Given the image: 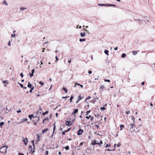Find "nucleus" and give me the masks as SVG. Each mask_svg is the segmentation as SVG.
I'll return each mask as SVG.
<instances>
[{"label":"nucleus","instance_id":"obj_6","mask_svg":"<svg viewBox=\"0 0 155 155\" xmlns=\"http://www.w3.org/2000/svg\"><path fill=\"white\" fill-rule=\"evenodd\" d=\"M135 126L134 124H130V125H128V127L130 128V130L132 129H133L134 127Z\"/></svg>","mask_w":155,"mask_h":155},{"label":"nucleus","instance_id":"obj_34","mask_svg":"<svg viewBox=\"0 0 155 155\" xmlns=\"http://www.w3.org/2000/svg\"><path fill=\"white\" fill-rule=\"evenodd\" d=\"M104 81H105V82H110V81L109 80V79H104Z\"/></svg>","mask_w":155,"mask_h":155},{"label":"nucleus","instance_id":"obj_47","mask_svg":"<svg viewBox=\"0 0 155 155\" xmlns=\"http://www.w3.org/2000/svg\"><path fill=\"white\" fill-rule=\"evenodd\" d=\"M91 98V97L88 96L85 99V100L89 99H90Z\"/></svg>","mask_w":155,"mask_h":155},{"label":"nucleus","instance_id":"obj_37","mask_svg":"<svg viewBox=\"0 0 155 155\" xmlns=\"http://www.w3.org/2000/svg\"><path fill=\"white\" fill-rule=\"evenodd\" d=\"M39 83L41 85H43L44 84L42 81H40L39 82Z\"/></svg>","mask_w":155,"mask_h":155},{"label":"nucleus","instance_id":"obj_64","mask_svg":"<svg viewBox=\"0 0 155 155\" xmlns=\"http://www.w3.org/2000/svg\"><path fill=\"white\" fill-rule=\"evenodd\" d=\"M114 49L115 50H117V47L114 48Z\"/></svg>","mask_w":155,"mask_h":155},{"label":"nucleus","instance_id":"obj_16","mask_svg":"<svg viewBox=\"0 0 155 155\" xmlns=\"http://www.w3.org/2000/svg\"><path fill=\"white\" fill-rule=\"evenodd\" d=\"M32 87V84H30V82H28V88H31Z\"/></svg>","mask_w":155,"mask_h":155},{"label":"nucleus","instance_id":"obj_48","mask_svg":"<svg viewBox=\"0 0 155 155\" xmlns=\"http://www.w3.org/2000/svg\"><path fill=\"white\" fill-rule=\"evenodd\" d=\"M78 99L79 100H80L82 99V97L81 96H79L78 97Z\"/></svg>","mask_w":155,"mask_h":155},{"label":"nucleus","instance_id":"obj_19","mask_svg":"<svg viewBox=\"0 0 155 155\" xmlns=\"http://www.w3.org/2000/svg\"><path fill=\"white\" fill-rule=\"evenodd\" d=\"M37 142H38L40 139V136L38 134H37Z\"/></svg>","mask_w":155,"mask_h":155},{"label":"nucleus","instance_id":"obj_54","mask_svg":"<svg viewBox=\"0 0 155 155\" xmlns=\"http://www.w3.org/2000/svg\"><path fill=\"white\" fill-rule=\"evenodd\" d=\"M34 72H35V69H34L32 70L31 73L34 74Z\"/></svg>","mask_w":155,"mask_h":155},{"label":"nucleus","instance_id":"obj_29","mask_svg":"<svg viewBox=\"0 0 155 155\" xmlns=\"http://www.w3.org/2000/svg\"><path fill=\"white\" fill-rule=\"evenodd\" d=\"M73 98V95H72L71 96L70 98V102H72V100Z\"/></svg>","mask_w":155,"mask_h":155},{"label":"nucleus","instance_id":"obj_13","mask_svg":"<svg viewBox=\"0 0 155 155\" xmlns=\"http://www.w3.org/2000/svg\"><path fill=\"white\" fill-rule=\"evenodd\" d=\"M9 83L8 81L7 80L4 81L2 82V83L3 84H8Z\"/></svg>","mask_w":155,"mask_h":155},{"label":"nucleus","instance_id":"obj_26","mask_svg":"<svg viewBox=\"0 0 155 155\" xmlns=\"http://www.w3.org/2000/svg\"><path fill=\"white\" fill-rule=\"evenodd\" d=\"M18 84H19L20 85V86H21V87H22V88H23L24 87L23 84L19 83V82H18Z\"/></svg>","mask_w":155,"mask_h":155},{"label":"nucleus","instance_id":"obj_21","mask_svg":"<svg viewBox=\"0 0 155 155\" xmlns=\"http://www.w3.org/2000/svg\"><path fill=\"white\" fill-rule=\"evenodd\" d=\"M100 109L102 111H103L105 110V108L104 107H101L100 108Z\"/></svg>","mask_w":155,"mask_h":155},{"label":"nucleus","instance_id":"obj_4","mask_svg":"<svg viewBox=\"0 0 155 155\" xmlns=\"http://www.w3.org/2000/svg\"><path fill=\"white\" fill-rule=\"evenodd\" d=\"M27 120H28V119L27 118H23L21 120V122L20 123H18V124H20V123H23V122L26 121H27Z\"/></svg>","mask_w":155,"mask_h":155},{"label":"nucleus","instance_id":"obj_25","mask_svg":"<svg viewBox=\"0 0 155 155\" xmlns=\"http://www.w3.org/2000/svg\"><path fill=\"white\" fill-rule=\"evenodd\" d=\"M132 53H133V54L134 55H136V54H137V51H133V52H132Z\"/></svg>","mask_w":155,"mask_h":155},{"label":"nucleus","instance_id":"obj_12","mask_svg":"<svg viewBox=\"0 0 155 155\" xmlns=\"http://www.w3.org/2000/svg\"><path fill=\"white\" fill-rule=\"evenodd\" d=\"M48 130V128H46V129H45L44 130H42V134H44V133L45 132H47Z\"/></svg>","mask_w":155,"mask_h":155},{"label":"nucleus","instance_id":"obj_18","mask_svg":"<svg viewBox=\"0 0 155 155\" xmlns=\"http://www.w3.org/2000/svg\"><path fill=\"white\" fill-rule=\"evenodd\" d=\"M79 41L80 42H81L82 41H85V38L84 39H79Z\"/></svg>","mask_w":155,"mask_h":155},{"label":"nucleus","instance_id":"obj_2","mask_svg":"<svg viewBox=\"0 0 155 155\" xmlns=\"http://www.w3.org/2000/svg\"><path fill=\"white\" fill-rule=\"evenodd\" d=\"M99 5L101 6H116L115 5H113V4H98Z\"/></svg>","mask_w":155,"mask_h":155},{"label":"nucleus","instance_id":"obj_59","mask_svg":"<svg viewBox=\"0 0 155 155\" xmlns=\"http://www.w3.org/2000/svg\"><path fill=\"white\" fill-rule=\"evenodd\" d=\"M66 132L65 131H63L62 132V134H63V135H64L65 134V132Z\"/></svg>","mask_w":155,"mask_h":155},{"label":"nucleus","instance_id":"obj_31","mask_svg":"<svg viewBox=\"0 0 155 155\" xmlns=\"http://www.w3.org/2000/svg\"><path fill=\"white\" fill-rule=\"evenodd\" d=\"M48 111H46L45 112L43 113V115H45V114H47L48 113Z\"/></svg>","mask_w":155,"mask_h":155},{"label":"nucleus","instance_id":"obj_5","mask_svg":"<svg viewBox=\"0 0 155 155\" xmlns=\"http://www.w3.org/2000/svg\"><path fill=\"white\" fill-rule=\"evenodd\" d=\"M83 132V130H82L81 129H79V130L78 131V135H81Z\"/></svg>","mask_w":155,"mask_h":155},{"label":"nucleus","instance_id":"obj_30","mask_svg":"<svg viewBox=\"0 0 155 155\" xmlns=\"http://www.w3.org/2000/svg\"><path fill=\"white\" fill-rule=\"evenodd\" d=\"M76 84H77L78 85H79L82 88H83V86L82 85L80 84H79L78 83H76Z\"/></svg>","mask_w":155,"mask_h":155},{"label":"nucleus","instance_id":"obj_60","mask_svg":"<svg viewBox=\"0 0 155 155\" xmlns=\"http://www.w3.org/2000/svg\"><path fill=\"white\" fill-rule=\"evenodd\" d=\"M17 112L18 113H20L21 112V110H20L17 111Z\"/></svg>","mask_w":155,"mask_h":155},{"label":"nucleus","instance_id":"obj_50","mask_svg":"<svg viewBox=\"0 0 155 155\" xmlns=\"http://www.w3.org/2000/svg\"><path fill=\"white\" fill-rule=\"evenodd\" d=\"M130 113V111L129 110L128 111H126V113L127 114H128L129 113Z\"/></svg>","mask_w":155,"mask_h":155},{"label":"nucleus","instance_id":"obj_24","mask_svg":"<svg viewBox=\"0 0 155 155\" xmlns=\"http://www.w3.org/2000/svg\"><path fill=\"white\" fill-rule=\"evenodd\" d=\"M20 10H25L26 9V8H25V7H21L20 8Z\"/></svg>","mask_w":155,"mask_h":155},{"label":"nucleus","instance_id":"obj_57","mask_svg":"<svg viewBox=\"0 0 155 155\" xmlns=\"http://www.w3.org/2000/svg\"><path fill=\"white\" fill-rule=\"evenodd\" d=\"M55 58H56L55 61H56L58 60V58L57 56H56Z\"/></svg>","mask_w":155,"mask_h":155},{"label":"nucleus","instance_id":"obj_43","mask_svg":"<svg viewBox=\"0 0 155 155\" xmlns=\"http://www.w3.org/2000/svg\"><path fill=\"white\" fill-rule=\"evenodd\" d=\"M41 109L40 108V109L39 110H38V112L40 114H41Z\"/></svg>","mask_w":155,"mask_h":155},{"label":"nucleus","instance_id":"obj_55","mask_svg":"<svg viewBox=\"0 0 155 155\" xmlns=\"http://www.w3.org/2000/svg\"><path fill=\"white\" fill-rule=\"evenodd\" d=\"M18 155H24V154L23 153H18Z\"/></svg>","mask_w":155,"mask_h":155},{"label":"nucleus","instance_id":"obj_23","mask_svg":"<svg viewBox=\"0 0 155 155\" xmlns=\"http://www.w3.org/2000/svg\"><path fill=\"white\" fill-rule=\"evenodd\" d=\"M126 56V55L125 54L123 53L121 57L122 58H124Z\"/></svg>","mask_w":155,"mask_h":155},{"label":"nucleus","instance_id":"obj_7","mask_svg":"<svg viewBox=\"0 0 155 155\" xmlns=\"http://www.w3.org/2000/svg\"><path fill=\"white\" fill-rule=\"evenodd\" d=\"M91 144H92L93 145L97 144L99 145V143L97 142V141L96 140H94V141H93L92 143H91Z\"/></svg>","mask_w":155,"mask_h":155},{"label":"nucleus","instance_id":"obj_33","mask_svg":"<svg viewBox=\"0 0 155 155\" xmlns=\"http://www.w3.org/2000/svg\"><path fill=\"white\" fill-rule=\"evenodd\" d=\"M4 4H5L6 5H8L6 1L5 0L4 1Z\"/></svg>","mask_w":155,"mask_h":155},{"label":"nucleus","instance_id":"obj_27","mask_svg":"<svg viewBox=\"0 0 155 155\" xmlns=\"http://www.w3.org/2000/svg\"><path fill=\"white\" fill-rule=\"evenodd\" d=\"M4 124V123L3 122H1L0 123V126L1 127ZM1 128H2V127H1Z\"/></svg>","mask_w":155,"mask_h":155},{"label":"nucleus","instance_id":"obj_3","mask_svg":"<svg viewBox=\"0 0 155 155\" xmlns=\"http://www.w3.org/2000/svg\"><path fill=\"white\" fill-rule=\"evenodd\" d=\"M23 139L22 140L23 142L24 143V144L26 145L28 141V139L27 138H23Z\"/></svg>","mask_w":155,"mask_h":155},{"label":"nucleus","instance_id":"obj_28","mask_svg":"<svg viewBox=\"0 0 155 155\" xmlns=\"http://www.w3.org/2000/svg\"><path fill=\"white\" fill-rule=\"evenodd\" d=\"M124 127V125H123V124H120V128H121L120 129V130H122V127Z\"/></svg>","mask_w":155,"mask_h":155},{"label":"nucleus","instance_id":"obj_38","mask_svg":"<svg viewBox=\"0 0 155 155\" xmlns=\"http://www.w3.org/2000/svg\"><path fill=\"white\" fill-rule=\"evenodd\" d=\"M30 76L31 77H32L34 76V74L31 73H29Z\"/></svg>","mask_w":155,"mask_h":155},{"label":"nucleus","instance_id":"obj_15","mask_svg":"<svg viewBox=\"0 0 155 155\" xmlns=\"http://www.w3.org/2000/svg\"><path fill=\"white\" fill-rule=\"evenodd\" d=\"M135 21L137 22H142V20L138 19H135Z\"/></svg>","mask_w":155,"mask_h":155},{"label":"nucleus","instance_id":"obj_52","mask_svg":"<svg viewBox=\"0 0 155 155\" xmlns=\"http://www.w3.org/2000/svg\"><path fill=\"white\" fill-rule=\"evenodd\" d=\"M120 144L119 143L117 145V147H118L120 146Z\"/></svg>","mask_w":155,"mask_h":155},{"label":"nucleus","instance_id":"obj_17","mask_svg":"<svg viewBox=\"0 0 155 155\" xmlns=\"http://www.w3.org/2000/svg\"><path fill=\"white\" fill-rule=\"evenodd\" d=\"M63 90L65 91V92L66 93H68V91L67 90V89L66 88H65L63 87Z\"/></svg>","mask_w":155,"mask_h":155},{"label":"nucleus","instance_id":"obj_40","mask_svg":"<svg viewBox=\"0 0 155 155\" xmlns=\"http://www.w3.org/2000/svg\"><path fill=\"white\" fill-rule=\"evenodd\" d=\"M104 85H101L100 87V88L101 89H103L104 88Z\"/></svg>","mask_w":155,"mask_h":155},{"label":"nucleus","instance_id":"obj_41","mask_svg":"<svg viewBox=\"0 0 155 155\" xmlns=\"http://www.w3.org/2000/svg\"><path fill=\"white\" fill-rule=\"evenodd\" d=\"M65 148L66 149V150H68L69 149V147L68 146H66Z\"/></svg>","mask_w":155,"mask_h":155},{"label":"nucleus","instance_id":"obj_62","mask_svg":"<svg viewBox=\"0 0 155 155\" xmlns=\"http://www.w3.org/2000/svg\"><path fill=\"white\" fill-rule=\"evenodd\" d=\"M68 62H69V63H70L71 62V59H69L68 61Z\"/></svg>","mask_w":155,"mask_h":155},{"label":"nucleus","instance_id":"obj_51","mask_svg":"<svg viewBox=\"0 0 155 155\" xmlns=\"http://www.w3.org/2000/svg\"><path fill=\"white\" fill-rule=\"evenodd\" d=\"M60 106H61V104H59V105L57 106L56 107V108L55 109H56L57 108L59 107Z\"/></svg>","mask_w":155,"mask_h":155},{"label":"nucleus","instance_id":"obj_9","mask_svg":"<svg viewBox=\"0 0 155 155\" xmlns=\"http://www.w3.org/2000/svg\"><path fill=\"white\" fill-rule=\"evenodd\" d=\"M78 109H75L74 111L71 114L73 115L76 114L77 112H78Z\"/></svg>","mask_w":155,"mask_h":155},{"label":"nucleus","instance_id":"obj_1","mask_svg":"<svg viewBox=\"0 0 155 155\" xmlns=\"http://www.w3.org/2000/svg\"><path fill=\"white\" fill-rule=\"evenodd\" d=\"M8 148V146H5L0 148V152L3 153H4V154H5L7 153L6 150Z\"/></svg>","mask_w":155,"mask_h":155},{"label":"nucleus","instance_id":"obj_20","mask_svg":"<svg viewBox=\"0 0 155 155\" xmlns=\"http://www.w3.org/2000/svg\"><path fill=\"white\" fill-rule=\"evenodd\" d=\"M29 118L31 120L32 117H33V114L30 115L28 116Z\"/></svg>","mask_w":155,"mask_h":155},{"label":"nucleus","instance_id":"obj_46","mask_svg":"<svg viewBox=\"0 0 155 155\" xmlns=\"http://www.w3.org/2000/svg\"><path fill=\"white\" fill-rule=\"evenodd\" d=\"M91 117V116L90 115H89V116H86V117L87 119H89L90 117Z\"/></svg>","mask_w":155,"mask_h":155},{"label":"nucleus","instance_id":"obj_11","mask_svg":"<svg viewBox=\"0 0 155 155\" xmlns=\"http://www.w3.org/2000/svg\"><path fill=\"white\" fill-rule=\"evenodd\" d=\"M55 128H56V126L55 125V123H54V124L53 132V134H52L51 136V137H52L53 136V134H54V130H55Z\"/></svg>","mask_w":155,"mask_h":155},{"label":"nucleus","instance_id":"obj_35","mask_svg":"<svg viewBox=\"0 0 155 155\" xmlns=\"http://www.w3.org/2000/svg\"><path fill=\"white\" fill-rule=\"evenodd\" d=\"M115 150V149H113V150H110V149H107L106 150H107V151H114Z\"/></svg>","mask_w":155,"mask_h":155},{"label":"nucleus","instance_id":"obj_14","mask_svg":"<svg viewBox=\"0 0 155 155\" xmlns=\"http://www.w3.org/2000/svg\"><path fill=\"white\" fill-rule=\"evenodd\" d=\"M104 52L105 54H106L107 55H108V54L109 51L108 50H105L104 51Z\"/></svg>","mask_w":155,"mask_h":155},{"label":"nucleus","instance_id":"obj_39","mask_svg":"<svg viewBox=\"0 0 155 155\" xmlns=\"http://www.w3.org/2000/svg\"><path fill=\"white\" fill-rule=\"evenodd\" d=\"M91 111V110L87 111L86 115H87Z\"/></svg>","mask_w":155,"mask_h":155},{"label":"nucleus","instance_id":"obj_8","mask_svg":"<svg viewBox=\"0 0 155 155\" xmlns=\"http://www.w3.org/2000/svg\"><path fill=\"white\" fill-rule=\"evenodd\" d=\"M65 124L67 126H71L72 125V124H71V122L70 121H67V122Z\"/></svg>","mask_w":155,"mask_h":155},{"label":"nucleus","instance_id":"obj_56","mask_svg":"<svg viewBox=\"0 0 155 155\" xmlns=\"http://www.w3.org/2000/svg\"><path fill=\"white\" fill-rule=\"evenodd\" d=\"M88 73L89 74H91L92 73V72L91 71H88Z\"/></svg>","mask_w":155,"mask_h":155},{"label":"nucleus","instance_id":"obj_10","mask_svg":"<svg viewBox=\"0 0 155 155\" xmlns=\"http://www.w3.org/2000/svg\"><path fill=\"white\" fill-rule=\"evenodd\" d=\"M80 34L81 37H84L85 36V34L84 32L83 33L81 32L80 33Z\"/></svg>","mask_w":155,"mask_h":155},{"label":"nucleus","instance_id":"obj_58","mask_svg":"<svg viewBox=\"0 0 155 155\" xmlns=\"http://www.w3.org/2000/svg\"><path fill=\"white\" fill-rule=\"evenodd\" d=\"M94 117H91V118L90 120L91 121H92V120H94Z\"/></svg>","mask_w":155,"mask_h":155},{"label":"nucleus","instance_id":"obj_36","mask_svg":"<svg viewBox=\"0 0 155 155\" xmlns=\"http://www.w3.org/2000/svg\"><path fill=\"white\" fill-rule=\"evenodd\" d=\"M31 142L33 143V148L34 149V148H35V144H34V141L33 140L31 141Z\"/></svg>","mask_w":155,"mask_h":155},{"label":"nucleus","instance_id":"obj_61","mask_svg":"<svg viewBox=\"0 0 155 155\" xmlns=\"http://www.w3.org/2000/svg\"><path fill=\"white\" fill-rule=\"evenodd\" d=\"M45 120H47V121H48V120H49V119L48 118H45V119H44Z\"/></svg>","mask_w":155,"mask_h":155},{"label":"nucleus","instance_id":"obj_49","mask_svg":"<svg viewBox=\"0 0 155 155\" xmlns=\"http://www.w3.org/2000/svg\"><path fill=\"white\" fill-rule=\"evenodd\" d=\"M8 45H11V41H9L8 43Z\"/></svg>","mask_w":155,"mask_h":155},{"label":"nucleus","instance_id":"obj_22","mask_svg":"<svg viewBox=\"0 0 155 155\" xmlns=\"http://www.w3.org/2000/svg\"><path fill=\"white\" fill-rule=\"evenodd\" d=\"M91 101L92 103L94 104L95 103L96 101V100L94 98Z\"/></svg>","mask_w":155,"mask_h":155},{"label":"nucleus","instance_id":"obj_32","mask_svg":"<svg viewBox=\"0 0 155 155\" xmlns=\"http://www.w3.org/2000/svg\"><path fill=\"white\" fill-rule=\"evenodd\" d=\"M131 117H132V119L133 120V122H135V119H134V116H132Z\"/></svg>","mask_w":155,"mask_h":155},{"label":"nucleus","instance_id":"obj_42","mask_svg":"<svg viewBox=\"0 0 155 155\" xmlns=\"http://www.w3.org/2000/svg\"><path fill=\"white\" fill-rule=\"evenodd\" d=\"M20 76H21V78H23V73H21L20 74Z\"/></svg>","mask_w":155,"mask_h":155},{"label":"nucleus","instance_id":"obj_44","mask_svg":"<svg viewBox=\"0 0 155 155\" xmlns=\"http://www.w3.org/2000/svg\"><path fill=\"white\" fill-rule=\"evenodd\" d=\"M15 34H12L11 35V37L12 38L15 37Z\"/></svg>","mask_w":155,"mask_h":155},{"label":"nucleus","instance_id":"obj_53","mask_svg":"<svg viewBox=\"0 0 155 155\" xmlns=\"http://www.w3.org/2000/svg\"><path fill=\"white\" fill-rule=\"evenodd\" d=\"M70 129H71V128H70L69 129H68L67 130H65V131L66 132H68V131H69L70 130Z\"/></svg>","mask_w":155,"mask_h":155},{"label":"nucleus","instance_id":"obj_63","mask_svg":"<svg viewBox=\"0 0 155 155\" xmlns=\"http://www.w3.org/2000/svg\"><path fill=\"white\" fill-rule=\"evenodd\" d=\"M102 143H102V140H101L100 141V143H99V145H100L101 144H102Z\"/></svg>","mask_w":155,"mask_h":155},{"label":"nucleus","instance_id":"obj_45","mask_svg":"<svg viewBox=\"0 0 155 155\" xmlns=\"http://www.w3.org/2000/svg\"><path fill=\"white\" fill-rule=\"evenodd\" d=\"M110 147V144L109 146L108 144H107L106 146H105V147L106 148H107L108 147Z\"/></svg>","mask_w":155,"mask_h":155}]
</instances>
